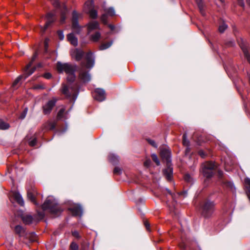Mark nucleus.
<instances>
[{
    "instance_id": "1",
    "label": "nucleus",
    "mask_w": 250,
    "mask_h": 250,
    "mask_svg": "<svg viewBox=\"0 0 250 250\" xmlns=\"http://www.w3.org/2000/svg\"><path fill=\"white\" fill-rule=\"evenodd\" d=\"M42 207L43 210H48L54 215H58L62 211L57 200L52 196H49L46 198Z\"/></svg>"
},
{
    "instance_id": "2",
    "label": "nucleus",
    "mask_w": 250,
    "mask_h": 250,
    "mask_svg": "<svg viewBox=\"0 0 250 250\" xmlns=\"http://www.w3.org/2000/svg\"><path fill=\"white\" fill-rule=\"evenodd\" d=\"M57 69L59 72L64 71L67 75V81L73 82L75 79L74 72L76 70L75 67L70 63H57Z\"/></svg>"
},
{
    "instance_id": "3",
    "label": "nucleus",
    "mask_w": 250,
    "mask_h": 250,
    "mask_svg": "<svg viewBox=\"0 0 250 250\" xmlns=\"http://www.w3.org/2000/svg\"><path fill=\"white\" fill-rule=\"evenodd\" d=\"M81 68L79 71L80 78L83 82H88L91 79V76L88 73V69L93 66L94 63H81Z\"/></svg>"
},
{
    "instance_id": "4",
    "label": "nucleus",
    "mask_w": 250,
    "mask_h": 250,
    "mask_svg": "<svg viewBox=\"0 0 250 250\" xmlns=\"http://www.w3.org/2000/svg\"><path fill=\"white\" fill-rule=\"evenodd\" d=\"M33 63H28L24 69L23 75L19 76L13 82L12 87L14 89L17 87V85L21 80L24 77L25 79L27 77L31 75L35 70L36 67L33 66Z\"/></svg>"
},
{
    "instance_id": "5",
    "label": "nucleus",
    "mask_w": 250,
    "mask_h": 250,
    "mask_svg": "<svg viewBox=\"0 0 250 250\" xmlns=\"http://www.w3.org/2000/svg\"><path fill=\"white\" fill-rule=\"evenodd\" d=\"M202 214L205 218L210 217L214 210V204L209 201H205L201 206Z\"/></svg>"
},
{
    "instance_id": "6",
    "label": "nucleus",
    "mask_w": 250,
    "mask_h": 250,
    "mask_svg": "<svg viewBox=\"0 0 250 250\" xmlns=\"http://www.w3.org/2000/svg\"><path fill=\"white\" fill-rule=\"evenodd\" d=\"M62 93L67 97H72L75 100L78 94L77 87H68L63 85L62 88Z\"/></svg>"
},
{
    "instance_id": "7",
    "label": "nucleus",
    "mask_w": 250,
    "mask_h": 250,
    "mask_svg": "<svg viewBox=\"0 0 250 250\" xmlns=\"http://www.w3.org/2000/svg\"><path fill=\"white\" fill-rule=\"evenodd\" d=\"M52 3V4L54 5V6L56 7H59L60 8L61 13V22L62 23H63L65 20V14L67 12V9L66 8V6L65 5L63 4L62 5H61L58 0H50Z\"/></svg>"
},
{
    "instance_id": "8",
    "label": "nucleus",
    "mask_w": 250,
    "mask_h": 250,
    "mask_svg": "<svg viewBox=\"0 0 250 250\" xmlns=\"http://www.w3.org/2000/svg\"><path fill=\"white\" fill-rule=\"evenodd\" d=\"M239 46L241 48L247 61L249 62H250V54L249 53L250 48L248 43L243 40H241L239 42Z\"/></svg>"
},
{
    "instance_id": "9",
    "label": "nucleus",
    "mask_w": 250,
    "mask_h": 250,
    "mask_svg": "<svg viewBox=\"0 0 250 250\" xmlns=\"http://www.w3.org/2000/svg\"><path fill=\"white\" fill-rule=\"evenodd\" d=\"M79 14L73 11L72 13V29L74 32L79 34L80 32V27L78 24Z\"/></svg>"
},
{
    "instance_id": "10",
    "label": "nucleus",
    "mask_w": 250,
    "mask_h": 250,
    "mask_svg": "<svg viewBox=\"0 0 250 250\" xmlns=\"http://www.w3.org/2000/svg\"><path fill=\"white\" fill-rule=\"evenodd\" d=\"M104 11L105 12L104 14H103L101 17V21L104 24H106L107 23V15L110 16H113L115 14V12L113 7H109L108 8H106L103 6Z\"/></svg>"
},
{
    "instance_id": "11",
    "label": "nucleus",
    "mask_w": 250,
    "mask_h": 250,
    "mask_svg": "<svg viewBox=\"0 0 250 250\" xmlns=\"http://www.w3.org/2000/svg\"><path fill=\"white\" fill-rule=\"evenodd\" d=\"M94 99L99 102H102L105 99V91L101 88H97L93 93Z\"/></svg>"
},
{
    "instance_id": "12",
    "label": "nucleus",
    "mask_w": 250,
    "mask_h": 250,
    "mask_svg": "<svg viewBox=\"0 0 250 250\" xmlns=\"http://www.w3.org/2000/svg\"><path fill=\"white\" fill-rule=\"evenodd\" d=\"M160 155L162 158L167 163H170V151L167 146H164L161 148Z\"/></svg>"
},
{
    "instance_id": "13",
    "label": "nucleus",
    "mask_w": 250,
    "mask_h": 250,
    "mask_svg": "<svg viewBox=\"0 0 250 250\" xmlns=\"http://www.w3.org/2000/svg\"><path fill=\"white\" fill-rule=\"evenodd\" d=\"M70 53L72 58L78 62L81 60L84 55V52L82 50L78 48L71 50Z\"/></svg>"
},
{
    "instance_id": "14",
    "label": "nucleus",
    "mask_w": 250,
    "mask_h": 250,
    "mask_svg": "<svg viewBox=\"0 0 250 250\" xmlns=\"http://www.w3.org/2000/svg\"><path fill=\"white\" fill-rule=\"evenodd\" d=\"M46 22L44 27H41V32L43 33L45 32L46 29L49 27V26L53 23L55 20V16L53 13H49L47 14L46 17Z\"/></svg>"
},
{
    "instance_id": "15",
    "label": "nucleus",
    "mask_w": 250,
    "mask_h": 250,
    "mask_svg": "<svg viewBox=\"0 0 250 250\" xmlns=\"http://www.w3.org/2000/svg\"><path fill=\"white\" fill-rule=\"evenodd\" d=\"M55 100L49 101L44 106H43V112L44 114H48L51 111L52 108L55 105Z\"/></svg>"
},
{
    "instance_id": "16",
    "label": "nucleus",
    "mask_w": 250,
    "mask_h": 250,
    "mask_svg": "<svg viewBox=\"0 0 250 250\" xmlns=\"http://www.w3.org/2000/svg\"><path fill=\"white\" fill-rule=\"evenodd\" d=\"M167 167L164 169L163 173L167 180L171 179L173 174V168L171 167L170 163H167Z\"/></svg>"
},
{
    "instance_id": "17",
    "label": "nucleus",
    "mask_w": 250,
    "mask_h": 250,
    "mask_svg": "<svg viewBox=\"0 0 250 250\" xmlns=\"http://www.w3.org/2000/svg\"><path fill=\"white\" fill-rule=\"evenodd\" d=\"M74 216H81L83 213V209L80 205H75L69 208Z\"/></svg>"
},
{
    "instance_id": "18",
    "label": "nucleus",
    "mask_w": 250,
    "mask_h": 250,
    "mask_svg": "<svg viewBox=\"0 0 250 250\" xmlns=\"http://www.w3.org/2000/svg\"><path fill=\"white\" fill-rule=\"evenodd\" d=\"M88 33L93 30L99 29V24L97 21H93L89 22L87 25Z\"/></svg>"
},
{
    "instance_id": "19",
    "label": "nucleus",
    "mask_w": 250,
    "mask_h": 250,
    "mask_svg": "<svg viewBox=\"0 0 250 250\" xmlns=\"http://www.w3.org/2000/svg\"><path fill=\"white\" fill-rule=\"evenodd\" d=\"M13 196L14 199L16 201V202L20 204L21 206H23L24 201L21 196V195L17 192H14L13 193Z\"/></svg>"
},
{
    "instance_id": "20",
    "label": "nucleus",
    "mask_w": 250,
    "mask_h": 250,
    "mask_svg": "<svg viewBox=\"0 0 250 250\" xmlns=\"http://www.w3.org/2000/svg\"><path fill=\"white\" fill-rule=\"evenodd\" d=\"M67 38L68 41L74 46H77L78 44V39L74 36L73 33H70L67 35Z\"/></svg>"
},
{
    "instance_id": "21",
    "label": "nucleus",
    "mask_w": 250,
    "mask_h": 250,
    "mask_svg": "<svg viewBox=\"0 0 250 250\" xmlns=\"http://www.w3.org/2000/svg\"><path fill=\"white\" fill-rule=\"evenodd\" d=\"M101 37V33L99 32H96L90 36L89 39L93 42H97L100 40Z\"/></svg>"
},
{
    "instance_id": "22",
    "label": "nucleus",
    "mask_w": 250,
    "mask_h": 250,
    "mask_svg": "<svg viewBox=\"0 0 250 250\" xmlns=\"http://www.w3.org/2000/svg\"><path fill=\"white\" fill-rule=\"evenodd\" d=\"M23 223L25 224H30L34 220L33 217L30 215H25L22 217Z\"/></svg>"
},
{
    "instance_id": "23",
    "label": "nucleus",
    "mask_w": 250,
    "mask_h": 250,
    "mask_svg": "<svg viewBox=\"0 0 250 250\" xmlns=\"http://www.w3.org/2000/svg\"><path fill=\"white\" fill-rule=\"evenodd\" d=\"M85 58L87 62H95L94 55L91 51H89L86 53Z\"/></svg>"
},
{
    "instance_id": "24",
    "label": "nucleus",
    "mask_w": 250,
    "mask_h": 250,
    "mask_svg": "<svg viewBox=\"0 0 250 250\" xmlns=\"http://www.w3.org/2000/svg\"><path fill=\"white\" fill-rule=\"evenodd\" d=\"M113 41L102 43L99 47V50H104L109 48L113 44Z\"/></svg>"
},
{
    "instance_id": "25",
    "label": "nucleus",
    "mask_w": 250,
    "mask_h": 250,
    "mask_svg": "<svg viewBox=\"0 0 250 250\" xmlns=\"http://www.w3.org/2000/svg\"><path fill=\"white\" fill-rule=\"evenodd\" d=\"M195 1L196 2L197 4L198 5L201 14L203 16H205V12L204 10V5L202 1V0H195Z\"/></svg>"
},
{
    "instance_id": "26",
    "label": "nucleus",
    "mask_w": 250,
    "mask_h": 250,
    "mask_svg": "<svg viewBox=\"0 0 250 250\" xmlns=\"http://www.w3.org/2000/svg\"><path fill=\"white\" fill-rule=\"evenodd\" d=\"M35 191H27V197L33 203H34L35 205H37L36 200H35Z\"/></svg>"
},
{
    "instance_id": "27",
    "label": "nucleus",
    "mask_w": 250,
    "mask_h": 250,
    "mask_svg": "<svg viewBox=\"0 0 250 250\" xmlns=\"http://www.w3.org/2000/svg\"><path fill=\"white\" fill-rule=\"evenodd\" d=\"M216 167V166L214 163L207 162L203 164L202 168H207V169L214 170Z\"/></svg>"
},
{
    "instance_id": "28",
    "label": "nucleus",
    "mask_w": 250,
    "mask_h": 250,
    "mask_svg": "<svg viewBox=\"0 0 250 250\" xmlns=\"http://www.w3.org/2000/svg\"><path fill=\"white\" fill-rule=\"evenodd\" d=\"M212 169H207V168H202V172L204 175V176L206 177L207 178H210L213 174Z\"/></svg>"
},
{
    "instance_id": "29",
    "label": "nucleus",
    "mask_w": 250,
    "mask_h": 250,
    "mask_svg": "<svg viewBox=\"0 0 250 250\" xmlns=\"http://www.w3.org/2000/svg\"><path fill=\"white\" fill-rule=\"evenodd\" d=\"M245 186L246 188L247 194H250V179L248 178L245 179Z\"/></svg>"
},
{
    "instance_id": "30",
    "label": "nucleus",
    "mask_w": 250,
    "mask_h": 250,
    "mask_svg": "<svg viewBox=\"0 0 250 250\" xmlns=\"http://www.w3.org/2000/svg\"><path fill=\"white\" fill-rule=\"evenodd\" d=\"M15 231L17 234L20 236L23 234L24 232V229L21 226L18 225L15 227Z\"/></svg>"
},
{
    "instance_id": "31",
    "label": "nucleus",
    "mask_w": 250,
    "mask_h": 250,
    "mask_svg": "<svg viewBox=\"0 0 250 250\" xmlns=\"http://www.w3.org/2000/svg\"><path fill=\"white\" fill-rule=\"evenodd\" d=\"M9 127L8 124L4 123L0 119V129H7Z\"/></svg>"
},
{
    "instance_id": "32",
    "label": "nucleus",
    "mask_w": 250,
    "mask_h": 250,
    "mask_svg": "<svg viewBox=\"0 0 250 250\" xmlns=\"http://www.w3.org/2000/svg\"><path fill=\"white\" fill-rule=\"evenodd\" d=\"M227 28L228 25L226 23L223 22L219 25L218 30L220 33H223Z\"/></svg>"
},
{
    "instance_id": "33",
    "label": "nucleus",
    "mask_w": 250,
    "mask_h": 250,
    "mask_svg": "<svg viewBox=\"0 0 250 250\" xmlns=\"http://www.w3.org/2000/svg\"><path fill=\"white\" fill-rule=\"evenodd\" d=\"M183 144L185 146H188L189 145V142L187 138V134L184 133L183 136Z\"/></svg>"
},
{
    "instance_id": "34",
    "label": "nucleus",
    "mask_w": 250,
    "mask_h": 250,
    "mask_svg": "<svg viewBox=\"0 0 250 250\" xmlns=\"http://www.w3.org/2000/svg\"><path fill=\"white\" fill-rule=\"evenodd\" d=\"M89 15L92 19H95L97 17V12L96 10L92 9L89 11Z\"/></svg>"
},
{
    "instance_id": "35",
    "label": "nucleus",
    "mask_w": 250,
    "mask_h": 250,
    "mask_svg": "<svg viewBox=\"0 0 250 250\" xmlns=\"http://www.w3.org/2000/svg\"><path fill=\"white\" fill-rule=\"evenodd\" d=\"M64 111L65 109L64 108H62L59 110L57 115V118L58 119H61L62 118Z\"/></svg>"
},
{
    "instance_id": "36",
    "label": "nucleus",
    "mask_w": 250,
    "mask_h": 250,
    "mask_svg": "<svg viewBox=\"0 0 250 250\" xmlns=\"http://www.w3.org/2000/svg\"><path fill=\"white\" fill-rule=\"evenodd\" d=\"M184 179L186 182L188 183H191L193 181L192 178L189 174H185Z\"/></svg>"
},
{
    "instance_id": "37",
    "label": "nucleus",
    "mask_w": 250,
    "mask_h": 250,
    "mask_svg": "<svg viewBox=\"0 0 250 250\" xmlns=\"http://www.w3.org/2000/svg\"><path fill=\"white\" fill-rule=\"evenodd\" d=\"M151 157L153 161L156 164L157 166L160 165V161L157 157V156L155 154L151 155Z\"/></svg>"
},
{
    "instance_id": "38",
    "label": "nucleus",
    "mask_w": 250,
    "mask_h": 250,
    "mask_svg": "<svg viewBox=\"0 0 250 250\" xmlns=\"http://www.w3.org/2000/svg\"><path fill=\"white\" fill-rule=\"evenodd\" d=\"M56 126V123L55 122H49L47 125V128L49 130H53Z\"/></svg>"
},
{
    "instance_id": "39",
    "label": "nucleus",
    "mask_w": 250,
    "mask_h": 250,
    "mask_svg": "<svg viewBox=\"0 0 250 250\" xmlns=\"http://www.w3.org/2000/svg\"><path fill=\"white\" fill-rule=\"evenodd\" d=\"M109 160L112 163H115L118 161V158L114 155H110L109 156Z\"/></svg>"
},
{
    "instance_id": "40",
    "label": "nucleus",
    "mask_w": 250,
    "mask_h": 250,
    "mask_svg": "<svg viewBox=\"0 0 250 250\" xmlns=\"http://www.w3.org/2000/svg\"><path fill=\"white\" fill-rule=\"evenodd\" d=\"M49 42V40L48 38H46L44 42V52L45 53L47 52V48L48 47Z\"/></svg>"
},
{
    "instance_id": "41",
    "label": "nucleus",
    "mask_w": 250,
    "mask_h": 250,
    "mask_svg": "<svg viewBox=\"0 0 250 250\" xmlns=\"http://www.w3.org/2000/svg\"><path fill=\"white\" fill-rule=\"evenodd\" d=\"M70 248V250H78V245L74 242H72L71 244Z\"/></svg>"
},
{
    "instance_id": "42",
    "label": "nucleus",
    "mask_w": 250,
    "mask_h": 250,
    "mask_svg": "<svg viewBox=\"0 0 250 250\" xmlns=\"http://www.w3.org/2000/svg\"><path fill=\"white\" fill-rule=\"evenodd\" d=\"M147 141L150 145H151L153 147H157V144H156V143L155 142V141L154 140H151L150 139H147Z\"/></svg>"
},
{
    "instance_id": "43",
    "label": "nucleus",
    "mask_w": 250,
    "mask_h": 250,
    "mask_svg": "<svg viewBox=\"0 0 250 250\" xmlns=\"http://www.w3.org/2000/svg\"><path fill=\"white\" fill-rule=\"evenodd\" d=\"M122 173V170L119 167H115L114 169V173L120 175Z\"/></svg>"
},
{
    "instance_id": "44",
    "label": "nucleus",
    "mask_w": 250,
    "mask_h": 250,
    "mask_svg": "<svg viewBox=\"0 0 250 250\" xmlns=\"http://www.w3.org/2000/svg\"><path fill=\"white\" fill-rule=\"evenodd\" d=\"M38 55H39V51H36L33 54V56L32 57V60H31L32 62H34V61H36Z\"/></svg>"
},
{
    "instance_id": "45",
    "label": "nucleus",
    "mask_w": 250,
    "mask_h": 250,
    "mask_svg": "<svg viewBox=\"0 0 250 250\" xmlns=\"http://www.w3.org/2000/svg\"><path fill=\"white\" fill-rule=\"evenodd\" d=\"M37 143V140L36 138H34L32 140L30 141L29 142V144L30 146H35Z\"/></svg>"
},
{
    "instance_id": "46",
    "label": "nucleus",
    "mask_w": 250,
    "mask_h": 250,
    "mask_svg": "<svg viewBox=\"0 0 250 250\" xmlns=\"http://www.w3.org/2000/svg\"><path fill=\"white\" fill-rule=\"evenodd\" d=\"M226 186L228 188H229L232 190H233V188H234L233 184L230 182L226 183Z\"/></svg>"
},
{
    "instance_id": "47",
    "label": "nucleus",
    "mask_w": 250,
    "mask_h": 250,
    "mask_svg": "<svg viewBox=\"0 0 250 250\" xmlns=\"http://www.w3.org/2000/svg\"><path fill=\"white\" fill-rule=\"evenodd\" d=\"M58 34L59 38L61 40H62L64 39V35L62 31H59L58 32Z\"/></svg>"
},
{
    "instance_id": "48",
    "label": "nucleus",
    "mask_w": 250,
    "mask_h": 250,
    "mask_svg": "<svg viewBox=\"0 0 250 250\" xmlns=\"http://www.w3.org/2000/svg\"><path fill=\"white\" fill-rule=\"evenodd\" d=\"M27 108H25L24 110H23V113H22V114L21 115L20 118L21 119H23L25 118L26 114H27Z\"/></svg>"
},
{
    "instance_id": "49",
    "label": "nucleus",
    "mask_w": 250,
    "mask_h": 250,
    "mask_svg": "<svg viewBox=\"0 0 250 250\" xmlns=\"http://www.w3.org/2000/svg\"><path fill=\"white\" fill-rule=\"evenodd\" d=\"M51 75L49 73H46L44 74V77L46 79H49L51 78Z\"/></svg>"
},
{
    "instance_id": "50",
    "label": "nucleus",
    "mask_w": 250,
    "mask_h": 250,
    "mask_svg": "<svg viewBox=\"0 0 250 250\" xmlns=\"http://www.w3.org/2000/svg\"><path fill=\"white\" fill-rule=\"evenodd\" d=\"M199 154L202 157L204 158L205 156V154L204 152L202 150H200L199 151Z\"/></svg>"
},
{
    "instance_id": "51",
    "label": "nucleus",
    "mask_w": 250,
    "mask_h": 250,
    "mask_svg": "<svg viewBox=\"0 0 250 250\" xmlns=\"http://www.w3.org/2000/svg\"><path fill=\"white\" fill-rule=\"evenodd\" d=\"M150 161L149 160H146L145 162L144 165L146 167H148L150 165Z\"/></svg>"
},
{
    "instance_id": "52",
    "label": "nucleus",
    "mask_w": 250,
    "mask_h": 250,
    "mask_svg": "<svg viewBox=\"0 0 250 250\" xmlns=\"http://www.w3.org/2000/svg\"><path fill=\"white\" fill-rule=\"evenodd\" d=\"M38 215L39 216V218L41 219L43 217L44 214L42 212H40L38 213Z\"/></svg>"
},
{
    "instance_id": "53",
    "label": "nucleus",
    "mask_w": 250,
    "mask_h": 250,
    "mask_svg": "<svg viewBox=\"0 0 250 250\" xmlns=\"http://www.w3.org/2000/svg\"><path fill=\"white\" fill-rule=\"evenodd\" d=\"M238 4L240 6H241V7H244L245 6V4H244V2L243 1V0H239Z\"/></svg>"
},
{
    "instance_id": "54",
    "label": "nucleus",
    "mask_w": 250,
    "mask_h": 250,
    "mask_svg": "<svg viewBox=\"0 0 250 250\" xmlns=\"http://www.w3.org/2000/svg\"><path fill=\"white\" fill-rule=\"evenodd\" d=\"M92 3V1H88L85 3V6H88L89 5H91Z\"/></svg>"
},
{
    "instance_id": "55",
    "label": "nucleus",
    "mask_w": 250,
    "mask_h": 250,
    "mask_svg": "<svg viewBox=\"0 0 250 250\" xmlns=\"http://www.w3.org/2000/svg\"><path fill=\"white\" fill-rule=\"evenodd\" d=\"M218 174L219 177H221L223 175V172L221 171H218Z\"/></svg>"
},
{
    "instance_id": "56",
    "label": "nucleus",
    "mask_w": 250,
    "mask_h": 250,
    "mask_svg": "<svg viewBox=\"0 0 250 250\" xmlns=\"http://www.w3.org/2000/svg\"><path fill=\"white\" fill-rule=\"evenodd\" d=\"M145 225L146 228L148 229L149 227V224L147 222H145Z\"/></svg>"
},
{
    "instance_id": "57",
    "label": "nucleus",
    "mask_w": 250,
    "mask_h": 250,
    "mask_svg": "<svg viewBox=\"0 0 250 250\" xmlns=\"http://www.w3.org/2000/svg\"><path fill=\"white\" fill-rule=\"evenodd\" d=\"M108 26L110 28V29L112 30L114 29V26L113 25L109 24Z\"/></svg>"
},
{
    "instance_id": "58",
    "label": "nucleus",
    "mask_w": 250,
    "mask_h": 250,
    "mask_svg": "<svg viewBox=\"0 0 250 250\" xmlns=\"http://www.w3.org/2000/svg\"><path fill=\"white\" fill-rule=\"evenodd\" d=\"M73 235L74 236H77L78 235V233L77 231H75L73 232Z\"/></svg>"
},
{
    "instance_id": "59",
    "label": "nucleus",
    "mask_w": 250,
    "mask_h": 250,
    "mask_svg": "<svg viewBox=\"0 0 250 250\" xmlns=\"http://www.w3.org/2000/svg\"><path fill=\"white\" fill-rule=\"evenodd\" d=\"M167 192H168V193L172 196V193H171V192H170V191L169 189H167Z\"/></svg>"
},
{
    "instance_id": "60",
    "label": "nucleus",
    "mask_w": 250,
    "mask_h": 250,
    "mask_svg": "<svg viewBox=\"0 0 250 250\" xmlns=\"http://www.w3.org/2000/svg\"><path fill=\"white\" fill-rule=\"evenodd\" d=\"M221 3H224L225 2V0H219Z\"/></svg>"
},
{
    "instance_id": "61",
    "label": "nucleus",
    "mask_w": 250,
    "mask_h": 250,
    "mask_svg": "<svg viewBox=\"0 0 250 250\" xmlns=\"http://www.w3.org/2000/svg\"><path fill=\"white\" fill-rule=\"evenodd\" d=\"M247 196H248V198H249V199L250 200V194H248V195Z\"/></svg>"
},
{
    "instance_id": "62",
    "label": "nucleus",
    "mask_w": 250,
    "mask_h": 250,
    "mask_svg": "<svg viewBox=\"0 0 250 250\" xmlns=\"http://www.w3.org/2000/svg\"><path fill=\"white\" fill-rule=\"evenodd\" d=\"M233 43H233V42H230V45H233Z\"/></svg>"
}]
</instances>
